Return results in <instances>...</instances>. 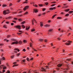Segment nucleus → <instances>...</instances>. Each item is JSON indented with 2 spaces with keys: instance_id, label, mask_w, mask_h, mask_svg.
<instances>
[{
  "instance_id": "obj_4",
  "label": "nucleus",
  "mask_w": 73,
  "mask_h": 73,
  "mask_svg": "<svg viewBox=\"0 0 73 73\" xmlns=\"http://www.w3.org/2000/svg\"><path fill=\"white\" fill-rule=\"evenodd\" d=\"M29 8V6H25L23 10L24 11H25L26 9H28Z\"/></svg>"
},
{
  "instance_id": "obj_28",
  "label": "nucleus",
  "mask_w": 73,
  "mask_h": 73,
  "mask_svg": "<svg viewBox=\"0 0 73 73\" xmlns=\"http://www.w3.org/2000/svg\"><path fill=\"white\" fill-rule=\"evenodd\" d=\"M53 31V29H50V30H49L48 31V32H52V31Z\"/></svg>"
},
{
  "instance_id": "obj_31",
  "label": "nucleus",
  "mask_w": 73,
  "mask_h": 73,
  "mask_svg": "<svg viewBox=\"0 0 73 73\" xmlns=\"http://www.w3.org/2000/svg\"><path fill=\"white\" fill-rule=\"evenodd\" d=\"M7 7V5H2L3 7Z\"/></svg>"
},
{
  "instance_id": "obj_53",
  "label": "nucleus",
  "mask_w": 73,
  "mask_h": 73,
  "mask_svg": "<svg viewBox=\"0 0 73 73\" xmlns=\"http://www.w3.org/2000/svg\"><path fill=\"white\" fill-rule=\"evenodd\" d=\"M66 60H68V61H70V60H71V59H66Z\"/></svg>"
},
{
  "instance_id": "obj_11",
  "label": "nucleus",
  "mask_w": 73,
  "mask_h": 73,
  "mask_svg": "<svg viewBox=\"0 0 73 73\" xmlns=\"http://www.w3.org/2000/svg\"><path fill=\"white\" fill-rule=\"evenodd\" d=\"M14 42L15 44H18V43H19V42L17 41H16Z\"/></svg>"
},
{
  "instance_id": "obj_3",
  "label": "nucleus",
  "mask_w": 73,
  "mask_h": 73,
  "mask_svg": "<svg viewBox=\"0 0 73 73\" xmlns=\"http://www.w3.org/2000/svg\"><path fill=\"white\" fill-rule=\"evenodd\" d=\"M68 43L67 42H66V43H65V44L66 45H69L70 44V43L72 42V41H70L69 40H68Z\"/></svg>"
},
{
  "instance_id": "obj_55",
  "label": "nucleus",
  "mask_w": 73,
  "mask_h": 73,
  "mask_svg": "<svg viewBox=\"0 0 73 73\" xmlns=\"http://www.w3.org/2000/svg\"><path fill=\"white\" fill-rule=\"evenodd\" d=\"M11 45H13V44H15L14 42H13L11 43Z\"/></svg>"
},
{
  "instance_id": "obj_50",
  "label": "nucleus",
  "mask_w": 73,
  "mask_h": 73,
  "mask_svg": "<svg viewBox=\"0 0 73 73\" xmlns=\"http://www.w3.org/2000/svg\"><path fill=\"white\" fill-rule=\"evenodd\" d=\"M46 9L45 8H44V9H42V10L43 11H45Z\"/></svg>"
},
{
  "instance_id": "obj_23",
  "label": "nucleus",
  "mask_w": 73,
  "mask_h": 73,
  "mask_svg": "<svg viewBox=\"0 0 73 73\" xmlns=\"http://www.w3.org/2000/svg\"><path fill=\"white\" fill-rule=\"evenodd\" d=\"M73 12V11H70L68 12V13H72Z\"/></svg>"
},
{
  "instance_id": "obj_46",
  "label": "nucleus",
  "mask_w": 73,
  "mask_h": 73,
  "mask_svg": "<svg viewBox=\"0 0 73 73\" xmlns=\"http://www.w3.org/2000/svg\"><path fill=\"white\" fill-rule=\"evenodd\" d=\"M12 3H10L9 5V7H10L11 6H12Z\"/></svg>"
},
{
  "instance_id": "obj_18",
  "label": "nucleus",
  "mask_w": 73,
  "mask_h": 73,
  "mask_svg": "<svg viewBox=\"0 0 73 73\" xmlns=\"http://www.w3.org/2000/svg\"><path fill=\"white\" fill-rule=\"evenodd\" d=\"M30 47H32V43L31 42L30 43Z\"/></svg>"
},
{
  "instance_id": "obj_33",
  "label": "nucleus",
  "mask_w": 73,
  "mask_h": 73,
  "mask_svg": "<svg viewBox=\"0 0 73 73\" xmlns=\"http://www.w3.org/2000/svg\"><path fill=\"white\" fill-rule=\"evenodd\" d=\"M14 57H15V55H14L11 56V58H13Z\"/></svg>"
},
{
  "instance_id": "obj_42",
  "label": "nucleus",
  "mask_w": 73,
  "mask_h": 73,
  "mask_svg": "<svg viewBox=\"0 0 73 73\" xmlns=\"http://www.w3.org/2000/svg\"><path fill=\"white\" fill-rule=\"evenodd\" d=\"M55 5V4H53L52 5H51L50 6L51 7H53V6H54V5Z\"/></svg>"
},
{
  "instance_id": "obj_62",
  "label": "nucleus",
  "mask_w": 73,
  "mask_h": 73,
  "mask_svg": "<svg viewBox=\"0 0 73 73\" xmlns=\"http://www.w3.org/2000/svg\"><path fill=\"white\" fill-rule=\"evenodd\" d=\"M25 34H26V35H28V33L26 32L25 33Z\"/></svg>"
},
{
  "instance_id": "obj_60",
  "label": "nucleus",
  "mask_w": 73,
  "mask_h": 73,
  "mask_svg": "<svg viewBox=\"0 0 73 73\" xmlns=\"http://www.w3.org/2000/svg\"><path fill=\"white\" fill-rule=\"evenodd\" d=\"M11 25L12 26V25H14V23H11Z\"/></svg>"
},
{
  "instance_id": "obj_7",
  "label": "nucleus",
  "mask_w": 73,
  "mask_h": 73,
  "mask_svg": "<svg viewBox=\"0 0 73 73\" xmlns=\"http://www.w3.org/2000/svg\"><path fill=\"white\" fill-rule=\"evenodd\" d=\"M28 26H27L26 28V30H29V28H30V27L29 26L28 27Z\"/></svg>"
},
{
  "instance_id": "obj_12",
  "label": "nucleus",
  "mask_w": 73,
  "mask_h": 73,
  "mask_svg": "<svg viewBox=\"0 0 73 73\" xmlns=\"http://www.w3.org/2000/svg\"><path fill=\"white\" fill-rule=\"evenodd\" d=\"M18 43H19V44H22V41L20 40L18 42Z\"/></svg>"
},
{
  "instance_id": "obj_57",
  "label": "nucleus",
  "mask_w": 73,
  "mask_h": 73,
  "mask_svg": "<svg viewBox=\"0 0 73 73\" xmlns=\"http://www.w3.org/2000/svg\"><path fill=\"white\" fill-rule=\"evenodd\" d=\"M57 39L58 40H61V38H58Z\"/></svg>"
},
{
  "instance_id": "obj_16",
  "label": "nucleus",
  "mask_w": 73,
  "mask_h": 73,
  "mask_svg": "<svg viewBox=\"0 0 73 73\" xmlns=\"http://www.w3.org/2000/svg\"><path fill=\"white\" fill-rule=\"evenodd\" d=\"M56 15H57L55 14V15H53L52 16V17L51 18V19H54V17H55V16H56Z\"/></svg>"
},
{
  "instance_id": "obj_52",
  "label": "nucleus",
  "mask_w": 73,
  "mask_h": 73,
  "mask_svg": "<svg viewBox=\"0 0 73 73\" xmlns=\"http://www.w3.org/2000/svg\"><path fill=\"white\" fill-rule=\"evenodd\" d=\"M6 73H10V71L9 70H8L7 72H6Z\"/></svg>"
},
{
  "instance_id": "obj_61",
  "label": "nucleus",
  "mask_w": 73,
  "mask_h": 73,
  "mask_svg": "<svg viewBox=\"0 0 73 73\" xmlns=\"http://www.w3.org/2000/svg\"><path fill=\"white\" fill-rule=\"evenodd\" d=\"M32 23L33 25V20H32Z\"/></svg>"
},
{
  "instance_id": "obj_17",
  "label": "nucleus",
  "mask_w": 73,
  "mask_h": 73,
  "mask_svg": "<svg viewBox=\"0 0 73 73\" xmlns=\"http://www.w3.org/2000/svg\"><path fill=\"white\" fill-rule=\"evenodd\" d=\"M11 35H8L7 36V38H9V37H11Z\"/></svg>"
},
{
  "instance_id": "obj_49",
  "label": "nucleus",
  "mask_w": 73,
  "mask_h": 73,
  "mask_svg": "<svg viewBox=\"0 0 73 73\" xmlns=\"http://www.w3.org/2000/svg\"><path fill=\"white\" fill-rule=\"evenodd\" d=\"M28 3V2L26 1H25V2H23V4H25V3Z\"/></svg>"
},
{
  "instance_id": "obj_38",
  "label": "nucleus",
  "mask_w": 73,
  "mask_h": 73,
  "mask_svg": "<svg viewBox=\"0 0 73 73\" xmlns=\"http://www.w3.org/2000/svg\"><path fill=\"white\" fill-rule=\"evenodd\" d=\"M9 18H12V17L11 16H9V17L6 18V19H8Z\"/></svg>"
},
{
  "instance_id": "obj_2",
  "label": "nucleus",
  "mask_w": 73,
  "mask_h": 73,
  "mask_svg": "<svg viewBox=\"0 0 73 73\" xmlns=\"http://www.w3.org/2000/svg\"><path fill=\"white\" fill-rule=\"evenodd\" d=\"M14 28H18L20 30V29H21V26L20 25H15L14 27Z\"/></svg>"
},
{
  "instance_id": "obj_64",
  "label": "nucleus",
  "mask_w": 73,
  "mask_h": 73,
  "mask_svg": "<svg viewBox=\"0 0 73 73\" xmlns=\"http://www.w3.org/2000/svg\"><path fill=\"white\" fill-rule=\"evenodd\" d=\"M22 33H17V34H18V35H21Z\"/></svg>"
},
{
  "instance_id": "obj_37",
  "label": "nucleus",
  "mask_w": 73,
  "mask_h": 73,
  "mask_svg": "<svg viewBox=\"0 0 73 73\" xmlns=\"http://www.w3.org/2000/svg\"><path fill=\"white\" fill-rule=\"evenodd\" d=\"M53 10H55L56 9V7H52Z\"/></svg>"
},
{
  "instance_id": "obj_22",
  "label": "nucleus",
  "mask_w": 73,
  "mask_h": 73,
  "mask_svg": "<svg viewBox=\"0 0 73 73\" xmlns=\"http://www.w3.org/2000/svg\"><path fill=\"white\" fill-rule=\"evenodd\" d=\"M44 4L46 5H48V2H46L44 3Z\"/></svg>"
},
{
  "instance_id": "obj_58",
  "label": "nucleus",
  "mask_w": 73,
  "mask_h": 73,
  "mask_svg": "<svg viewBox=\"0 0 73 73\" xmlns=\"http://www.w3.org/2000/svg\"><path fill=\"white\" fill-rule=\"evenodd\" d=\"M33 58H31L30 60H33Z\"/></svg>"
},
{
  "instance_id": "obj_14",
  "label": "nucleus",
  "mask_w": 73,
  "mask_h": 73,
  "mask_svg": "<svg viewBox=\"0 0 73 73\" xmlns=\"http://www.w3.org/2000/svg\"><path fill=\"white\" fill-rule=\"evenodd\" d=\"M69 9H69L65 10H64V11L65 12H68V11H69Z\"/></svg>"
},
{
  "instance_id": "obj_35",
  "label": "nucleus",
  "mask_w": 73,
  "mask_h": 73,
  "mask_svg": "<svg viewBox=\"0 0 73 73\" xmlns=\"http://www.w3.org/2000/svg\"><path fill=\"white\" fill-rule=\"evenodd\" d=\"M33 21H35V23H37V22L36 21V20H35V19L34 18H33Z\"/></svg>"
},
{
  "instance_id": "obj_40",
  "label": "nucleus",
  "mask_w": 73,
  "mask_h": 73,
  "mask_svg": "<svg viewBox=\"0 0 73 73\" xmlns=\"http://www.w3.org/2000/svg\"><path fill=\"white\" fill-rule=\"evenodd\" d=\"M69 16V14L68 13L66 14L65 15V16Z\"/></svg>"
},
{
  "instance_id": "obj_19",
  "label": "nucleus",
  "mask_w": 73,
  "mask_h": 73,
  "mask_svg": "<svg viewBox=\"0 0 73 73\" xmlns=\"http://www.w3.org/2000/svg\"><path fill=\"white\" fill-rule=\"evenodd\" d=\"M40 26L41 27H42L43 26V24H42V22H40Z\"/></svg>"
},
{
  "instance_id": "obj_30",
  "label": "nucleus",
  "mask_w": 73,
  "mask_h": 73,
  "mask_svg": "<svg viewBox=\"0 0 73 73\" xmlns=\"http://www.w3.org/2000/svg\"><path fill=\"white\" fill-rule=\"evenodd\" d=\"M41 70H42V71H45L46 70L44 68H42Z\"/></svg>"
},
{
  "instance_id": "obj_8",
  "label": "nucleus",
  "mask_w": 73,
  "mask_h": 73,
  "mask_svg": "<svg viewBox=\"0 0 73 73\" xmlns=\"http://www.w3.org/2000/svg\"><path fill=\"white\" fill-rule=\"evenodd\" d=\"M50 26L49 25H44V27H48Z\"/></svg>"
},
{
  "instance_id": "obj_34",
  "label": "nucleus",
  "mask_w": 73,
  "mask_h": 73,
  "mask_svg": "<svg viewBox=\"0 0 73 73\" xmlns=\"http://www.w3.org/2000/svg\"><path fill=\"white\" fill-rule=\"evenodd\" d=\"M2 58L3 60H5V58L4 56Z\"/></svg>"
},
{
  "instance_id": "obj_6",
  "label": "nucleus",
  "mask_w": 73,
  "mask_h": 73,
  "mask_svg": "<svg viewBox=\"0 0 73 73\" xmlns=\"http://www.w3.org/2000/svg\"><path fill=\"white\" fill-rule=\"evenodd\" d=\"M62 65V64H58L57 66L58 67H60Z\"/></svg>"
},
{
  "instance_id": "obj_36",
  "label": "nucleus",
  "mask_w": 73,
  "mask_h": 73,
  "mask_svg": "<svg viewBox=\"0 0 73 73\" xmlns=\"http://www.w3.org/2000/svg\"><path fill=\"white\" fill-rule=\"evenodd\" d=\"M4 28H7V26H6V25H4L3 26Z\"/></svg>"
},
{
  "instance_id": "obj_27",
  "label": "nucleus",
  "mask_w": 73,
  "mask_h": 73,
  "mask_svg": "<svg viewBox=\"0 0 73 73\" xmlns=\"http://www.w3.org/2000/svg\"><path fill=\"white\" fill-rule=\"evenodd\" d=\"M34 31H35V29H31V32H34Z\"/></svg>"
},
{
  "instance_id": "obj_39",
  "label": "nucleus",
  "mask_w": 73,
  "mask_h": 73,
  "mask_svg": "<svg viewBox=\"0 0 73 73\" xmlns=\"http://www.w3.org/2000/svg\"><path fill=\"white\" fill-rule=\"evenodd\" d=\"M49 9H50V10H51V11H53V8H52V7L51 8H50Z\"/></svg>"
},
{
  "instance_id": "obj_9",
  "label": "nucleus",
  "mask_w": 73,
  "mask_h": 73,
  "mask_svg": "<svg viewBox=\"0 0 73 73\" xmlns=\"http://www.w3.org/2000/svg\"><path fill=\"white\" fill-rule=\"evenodd\" d=\"M34 11H35V13H37V12H38V11H37V10L34 9Z\"/></svg>"
},
{
  "instance_id": "obj_29",
  "label": "nucleus",
  "mask_w": 73,
  "mask_h": 73,
  "mask_svg": "<svg viewBox=\"0 0 73 73\" xmlns=\"http://www.w3.org/2000/svg\"><path fill=\"white\" fill-rule=\"evenodd\" d=\"M38 5L39 7H42V6H43V5L42 4H39Z\"/></svg>"
},
{
  "instance_id": "obj_5",
  "label": "nucleus",
  "mask_w": 73,
  "mask_h": 73,
  "mask_svg": "<svg viewBox=\"0 0 73 73\" xmlns=\"http://www.w3.org/2000/svg\"><path fill=\"white\" fill-rule=\"evenodd\" d=\"M66 65L67 67V68L66 69L67 70H69V69H70L69 68V64H66Z\"/></svg>"
},
{
  "instance_id": "obj_1",
  "label": "nucleus",
  "mask_w": 73,
  "mask_h": 73,
  "mask_svg": "<svg viewBox=\"0 0 73 73\" xmlns=\"http://www.w3.org/2000/svg\"><path fill=\"white\" fill-rule=\"evenodd\" d=\"M9 11V10L7 9L6 10H5L3 11V14H4V15H7V14H9V13L10 12H9V11H8V12H7V11Z\"/></svg>"
},
{
  "instance_id": "obj_59",
  "label": "nucleus",
  "mask_w": 73,
  "mask_h": 73,
  "mask_svg": "<svg viewBox=\"0 0 73 73\" xmlns=\"http://www.w3.org/2000/svg\"><path fill=\"white\" fill-rule=\"evenodd\" d=\"M34 50H35V52H37V50L35 48H34Z\"/></svg>"
},
{
  "instance_id": "obj_63",
  "label": "nucleus",
  "mask_w": 73,
  "mask_h": 73,
  "mask_svg": "<svg viewBox=\"0 0 73 73\" xmlns=\"http://www.w3.org/2000/svg\"><path fill=\"white\" fill-rule=\"evenodd\" d=\"M68 7V6L66 5L65 6V8H67Z\"/></svg>"
},
{
  "instance_id": "obj_54",
  "label": "nucleus",
  "mask_w": 73,
  "mask_h": 73,
  "mask_svg": "<svg viewBox=\"0 0 73 73\" xmlns=\"http://www.w3.org/2000/svg\"><path fill=\"white\" fill-rule=\"evenodd\" d=\"M28 12L27 11L25 13L24 15H26V14H28Z\"/></svg>"
},
{
  "instance_id": "obj_47",
  "label": "nucleus",
  "mask_w": 73,
  "mask_h": 73,
  "mask_svg": "<svg viewBox=\"0 0 73 73\" xmlns=\"http://www.w3.org/2000/svg\"><path fill=\"white\" fill-rule=\"evenodd\" d=\"M4 45V44L3 43H0V46Z\"/></svg>"
},
{
  "instance_id": "obj_25",
  "label": "nucleus",
  "mask_w": 73,
  "mask_h": 73,
  "mask_svg": "<svg viewBox=\"0 0 73 73\" xmlns=\"http://www.w3.org/2000/svg\"><path fill=\"white\" fill-rule=\"evenodd\" d=\"M25 21H23V22L21 23V24H25Z\"/></svg>"
},
{
  "instance_id": "obj_48",
  "label": "nucleus",
  "mask_w": 73,
  "mask_h": 73,
  "mask_svg": "<svg viewBox=\"0 0 73 73\" xmlns=\"http://www.w3.org/2000/svg\"><path fill=\"white\" fill-rule=\"evenodd\" d=\"M23 52H25V51H26L25 49L24 48L23 50Z\"/></svg>"
},
{
  "instance_id": "obj_13",
  "label": "nucleus",
  "mask_w": 73,
  "mask_h": 73,
  "mask_svg": "<svg viewBox=\"0 0 73 73\" xmlns=\"http://www.w3.org/2000/svg\"><path fill=\"white\" fill-rule=\"evenodd\" d=\"M56 70H60V68H58V67H56Z\"/></svg>"
},
{
  "instance_id": "obj_21",
  "label": "nucleus",
  "mask_w": 73,
  "mask_h": 73,
  "mask_svg": "<svg viewBox=\"0 0 73 73\" xmlns=\"http://www.w3.org/2000/svg\"><path fill=\"white\" fill-rule=\"evenodd\" d=\"M21 27H22V28H23V29L25 28V26H24V25H23L21 26Z\"/></svg>"
},
{
  "instance_id": "obj_32",
  "label": "nucleus",
  "mask_w": 73,
  "mask_h": 73,
  "mask_svg": "<svg viewBox=\"0 0 73 73\" xmlns=\"http://www.w3.org/2000/svg\"><path fill=\"white\" fill-rule=\"evenodd\" d=\"M7 69V67L5 66H4L3 68V69Z\"/></svg>"
},
{
  "instance_id": "obj_20",
  "label": "nucleus",
  "mask_w": 73,
  "mask_h": 73,
  "mask_svg": "<svg viewBox=\"0 0 73 73\" xmlns=\"http://www.w3.org/2000/svg\"><path fill=\"white\" fill-rule=\"evenodd\" d=\"M18 66V64H14L13 66V67H15V66Z\"/></svg>"
},
{
  "instance_id": "obj_10",
  "label": "nucleus",
  "mask_w": 73,
  "mask_h": 73,
  "mask_svg": "<svg viewBox=\"0 0 73 73\" xmlns=\"http://www.w3.org/2000/svg\"><path fill=\"white\" fill-rule=\"evenodd\" d=\"M23 73H31V71H29V72H24Z\"/></svg>"
},
{
  "instance_id": "obj_51",
  "label": "nucleus",
  "mask_w": 73,
  "mask_h": 73,
  "mask_svg": "<svg viewBox=\"0 0 73 73\" xmlns=\"http://www.w3.org/2000/svg\"><path fill=\"white\" fill-rule=\"evenodd\" d=\"M22 62H25V59H24V60H22Z\"/></svg>"
},
{
  "instance_id": "obj_26",
  "label": "nucleus",
  "mask_w": 73,
  "mask_h": 73,
  "mask_svg": "<svg viewBox=\"0 0 73 73\" xmlns=\"http://www.w3.org/2000/svg\"><path fill=\"white\" fill-rule=\"evenodd\" d=\"M62 19V18L60 17H58L57 18V19Z\"/></svg>"
},
{
  "instance_id": "obj_56",
  "label": "nucleus",
  "mask_w": 73,
  "mask_h": 73,
  "mask_svg": "<svg viewBox=\"0 0 73 73\" xmlns=\"http://www.w3.org/2000/svg\"><path fill=\"white\" fill-rule=\"evenodd\" d=\"M18 20L19 21H21L22 20V19H19Z\"/></svg>"
},
{
  "instance_id": "obj_15",
  "label": "nucleus",
  "mask_w": 73,
  "mask_h": 73,
  "mask_svg": "<svg viewBox=\"0 0 73 73\" xmlns=\"http://www.w3.org/2000/svg\"><path fill=\"white\" fill-rule=\"evenodd\" d=\"M39 41H41V42H42V41H44V40L42 39H39Z\"/></svg>"
},
{
  "instance_id": "obj_45",
  "label": "nucleus",
  "mask_w": 73,
  "mask_h": 73,
  "mask_svg": "<svg viewBox=\"0 0 73 73\" xmlns=\"http://www.w3.org/2000/svg\"><path fill=\"white\" fill-rule=\"evenodd\" d=\"M13 20H17V18H15L13 19Z\"/></svg>"
},
{
  "instance_id": "obj_24",
  "label": "nucleus",
  "mask_w": 73,
  "mask_h": 73,
  "mask_svg": "<svg viewBox=\"0 0 73 73\" xmlns=\"http://www.w3.org/2000/svg\"><path fill=\"white\" fill-rule=\"evenodd\" d=\"M23 42H26V43H27V40H24L23 41Z\"/></svg>"
},
{
  "instance_id": "obj_43",
  "label": "nucleus",
  "mask_w": 73,
  "mask_h": 73,
  "mask_svg": "<svg viewBox=\"0 0 73 73\" xmlns=\"http://www.w3.org/2000/svg\"><path fill=\"white\" fill-rule=\"evenodd\" d=\"M12 22H13V23H16V21H15L13 20Z\"/></svg>"
},
{
  "instance_id": "obj_41",
  "label": "nucleus",
  "mask_w": 73,
  "mask_h": 73,
  "mask_svg": "<svg viewBox=\"0 0 73 73\" xmlns=\"http://www.w3.org/2000/svg\"><path fill=\"white\" fill-rule=\"evenodd\" d=\"M44 41L45 42H48V40L46 39H45L44 40Z\"/></svg>"
},
{
  "instance_id": "obj_44",
  "label": "nucleus",
  "mask_w": 73,
  "mask_h": 73,
  "mask_svg": "<svg viewBox=\"0 0 73 73\" xmlns=\"http://www.w3.org/2000/svg\"><path fill=\"white\" fill-rule=\"evenodd\" d=\"M19 55H20V53H19L17 54V56H19Z\"/></svg>"
}]
</instances>
